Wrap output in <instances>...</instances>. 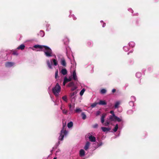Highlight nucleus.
Masks as SVG:
<instances>
[{
  "label": "nucleus",
  "mask_w": 159,
  "mask_h": 159,
  "mask_svg": "<svg viewBox=\"0 0 159 159\" xmlns=\"http://www.w3.org/2000/svg\"><path fill=\"white\" fill-rule=\"evenodd\" d=\"M71 88V91H73L75 90L76 89V87L74 85Z\"/></svg>",
  "instance_id": "obj_36"
},
{
  "label": "nucleus",
  "mask_w": 159,
  "mask_h": 159,
  "mask_svg": "<svg viewBox=\"0 0 159 159\" xmlns=\"http://www.w3.org/2000/svg\"><path fill=\"white\" fill-rule=\"evenodd\" d=\"M74 85H75V84L73 82H70L68 84V86L70 87H72Z\"/></svg>",
  "instance_id": "obj_25"
},
{
  "label": "nucleus",
  "mask_w": 159,
  "mask_h": 159,
  "mask_svg": "<svg viewBox=\"0 0 159 159\" xmlns=\"http://www.w3.org/2000/svg\"><path fill=\"white\" fill-rule=\"evenodd\" d=\"M109 124V123L108 122L106 121L105 123V125L106 126H108Z\"/></svg>",
  "instance_id": "obj_39"
},
{
  "label": "nucleus",
  "mask_w": 159,
  "mask_h": 159,
  "mask_svg": "<svg viewBox=\"0 0 159 159\" xmlns=\"http://www.w3.org/2000/svg\"><path fill=\"white\" fill-rule=\"evenodd\" d=\"M85 91V90L84 89H83L80 92V96H82L83 94Z\"/></svg>",
  "instance_id": "obj_30"
},
{
  "label": "nucleus",
  "mask_w": 159,
  "mask_h": 159,
  "mask_svg": "<svg viewBox=\"0 0 159 159\" xmlns=\"http://www.w3.org/2000/svg\"><path fill=\"white\" fill-rule=\"evenodd\" d=\"M131 98H134V96L131 97Z\"/></svg>",
  "instance_id": "obj_47"
},
{
  "label": "nucleus",
  "mask_w": 159,
  "mask_h": 159,
  "mask_svg": "<svg viewBox=\"0 0 159 159\" xmlns=\"http://www.w3.org/2000/svg\"><path fill=\"white\" fill-rule=\"evenodd\" d=\"M77 93V92L76 91L71 93L70 95V97H71L72 98H74L75 97V95H76Z\"/></svg>",
  "instance_id": "obj_13"
},
{
  "label": "nucleus",
  "mask_w": 159,
  "mask_h": 159,
  "mask_svg": "<svg viewBox=\"0 0 159 159\" xmlns=\"http://www.w3.org/2000/svg\"><path fill=\"white\" fill-rule=\"evenodd\" d=\"M73 78L75 80L77 79L75 70H74L73 73Z\"/></svg>",
  "instance_id": "obj_12"
},
{
  "label": "nucleus",
  "mask_w": 159,
  "mask_h": 159,
  "mask_svg": "<svg viewBox=\"0 0 159 159\" xmlns=\"http://www.w3.org/2000/svg\"><path fill=\"white\" fill-rule=\"evenodd\" d=\"M53 159H56V158H55H55H54Z\"/></svg>",
  "instance_id": "obj_49"
},
{
  "label": "nucleus",
  "mask_w": 159,
  "mask_h": 159,
  "mask_svg": "<svg viewBox=\"0 0 159 159\" xmlns=\"http://www.w3.org/2000/svg\"><path fill=\"white\" fill-rule=\"evenodd\" d=\"M97 104H98V103L94 102L91 105V107L92 108H94L95 107Z\"/></svg>",
  "instance_id": "obj_26"
},
{
  "label": "nucleus",
  "mask_w": 159,
  "mask_h": 159,
  "mask_svg": "<svg viewBox=\"0 0 159 159\" xmlns=\"http://www.w3.org/2000/svg\"><path fill=\"white\" fill-rule=\"evenodd\" d=\"M114 117H115V120H117L118 122H120L121 121V120L118 117L116 116Z\"/></svg>",
  "instance_id": "obj_27"
},
{
  "label": "nucleus",
  "mask_w": 159,
  "mask_h": 159,
  "mask_svg": "<svg viewBox=\"0 0 159 159\" xmlns=\"http://www.w3.org/2000/svg\"><path fill=\"white\" fill-rule=\"evenodd\" d=\"M62 112L63 113L66 114L67 112V110H66L65 109L62 110Z\"/></svg>",
  "instance_id": "obj_34"
},
{
  "label": "nucleus",
  "mask_w": 159,
  "mask_h": 159,
  "mask_svg": "<svg viewBox=\"0 0 159 159\" xmlns=\"http://www.w3.org/2000/svg\"><path fill=\"white\" fill-rule=\"evenodd\" d=\"M25 46L24 44H22L20 45L17 48V49H21V50H23L25 49Z\"/></svg>",
  "instance_id": "obj_15"
},
{
  "label": "nucleus",
  "mask_w": 159,
  "mask_h": 159,
  "mask_svg": "<svg viewBox=\"0 0 159 159\" xmlns=\"http://www.w3.org/2000/svg\"><path fill=\"white\" fill-rule=\"evenodd\" d=\"M109 119L111 121H115V117L113 116H110L109 117Z\"/></svg>",
  "instance_id": "obj_21"
},
{
  "label": "nucleus",
  "mask_w": 159,
  "mask_h": 159,
  "mask_svg": "<svg viewBox=\"0 0 159 159\" xmlns=\"http://www.w3.org/2000/svg\"><path fill=\"white\" fill-rule=\"evenodd\" d=\"M51 61H52L54 65L55 66H57L58 64L57 61L55 59H52L51 60Z\"/></svg>",
  "instance_id": "obj_16"
},
{
  "label": "nucleus",
  "mask_w": 159,
  "mask_h": 159,
  "mask_svg": "<svg viewBox=\"0 0 159 159\" xmlns=\"http://www.w3.org/2000/svg\"><path fill=\"white\" fill-rule=\"evenodd\" d=\"M105 25H106V24L104 23L103 25V27L105 26Z\"/></svg>",
  "instance_id": "obj_46"
},
{
  "label": "nucleus",
  "mask_w": 159,
  "mask_h": 159,
  "mask_svg": "<svg viewBox=\"0 0 159 159\" xmlns=\"http://www.w3.org/2000/svg\"><path fill=\"white\" fill-rule=\"evenodd\" d=\"M40 33L41 34H43V35L42 36V37H43V36L44 35V32L43 31H40Z\"/></svg>",
  "instance_id": "obj_43"
},
{
  "label": "nucleus",
  "mask_w": 159,
  "mask_h": 159,
  "mask_svg": "<svg viewBox=\"0 0 159 159\" xmlns=\"http://www.w3.org/2000/svg\"><path fill=\"white\" fill-rule=\"evenodd\" d=\"M34 47L35 48L43 49L44 48V49L42 50V51L44 52V54L46 57H52V49L47 46L35 45L34 46Z\"/></svg>",
  "instance_id": "obj_1"
},
{
  "label": "nucleus",
  "mask_w": 159,
  "mask_h": 159,
  "mask_svg": "<svg viewBox=\"0 0 159 159\" xmlns=\"http://www.w3.org/2000/svg\"><path fill=\"white\" fill-rule=\"evenodd\" d=\"M118 125L117 124L116 125L115 127H114V129H113V130L115 132H116L118 129Z\"/></svg>",
  "instance_id": "obj_23"
},
{
  "label": "nucleus",
  "mask_w": 159,
  "mask_h": 159,
  "mask_svg": "<svg viewBox=\"0 0 159 159\" xmlns=\"http://www.w3.org/2000/svg\"><path fill=\"white\" fill-rule=\"evenodd\" d=\"M107 90L105 89H102L100 91V93L102 94H104L106 93Z\"/></svg>",
  "instance_id": "obj_24"
},
{
  "label": "nucleus",
  "mask_w": 159,
  "mask_h": 159,
  "mask_svg": "<svg viewBox=\"0 0 159 159\" xmlns=\"http://www.w3.org/2000/svg\"><path fill=\"white\" fill-rule=\"evenodd\" d=\"M61 109L62 110V107H61Z\"/></svg>",
  "instance_id": "obj_48"
},
{
  "label": "nucleus",
  "mask_w": 159,
  "mask_h": 159,
  "mask_svg": "<svg viewBox=\"0 0 159 159\" xmlns=\"http://www.w3.org/2000/svg\"><path fill=\"white\" fill-rule=\"evenodd\" d=\"M120 104V102H117L115 105V108H118L119 107V105Z\"/></svg>",
  "instance_id": "obj_22"
},
{
  "label": "nucleus",
  "mask_w": 159,
  "mask_h": 159,
  "mask_svg": "<svg viewBox=\"0 0 159 159\" xmlns=\"http://www.w3.org/2000/svg\"><path fill=\"white\" fill-rule=\"evenodd\" d=\"M14 63L12 62H8L6 63L5 66L7 67H10L14 65Z\"/></svg>",
  "instance_id": "obj_4"
},
{
  "label": "nucleus",
  "mask_w": 159,
  "mask_h": 159,
  "mask_svg": "<svg viewBox=\"0 0 159 159\" xmlns=\"http://www.w3.org/2000/svg\"><path fill=\"white\" fill-rule=\"evenodd\" d=\"M61 88L58 83H57L55 87L52 88V92L56 96H58V93L61 91Z\"/></svg>",
  "instance_id": "obj_2"
},
{
  "label": "nucleus",
  "mask_w": 159,
  "mask_h": 159,
  "mask_svg": "<svg viewBox=\"0 0 159 159\" xmlns=\"http://www.w3.org/2000/svg\"><path fill=\"white\" fill-rule=\"evenodd\" d=\"M47 63L49 68L50 69H52V63L51 61H50L49 60H47Z\"/></svg>",
  "instance_id": "obj_6"
},
{
  "label": "nucleus",
  "mask_w": 159,
  "mask_h": 159,
  "mask_svg": "<svg viewBox=\"0 0 159 159\" xmlns=\"http://www.w3.org/2000/svg\"><path fill=\"white\" fill-rule=\"evenodd\" d=\"M116 89H113L112 90V92L113 93H114L116 91Z\"/></svg>",
  "instance_id": "obj_44"
},
{
  "label": "nucleus",
  "mask_w": 159,
  "mask_h": 159,
  "mask_svg": "<svg viewBox=\"0 0 159 159\" xmlns=\"http://www.w3.org/2000/svg\"><path fill=\"white\" fill-rule=\"evenodd\" d=\"M62 99L66 102H67V97L66 96H63L62 98Z\"/></svg>",
  "instance_id": "obj_28"
},
{
  "label": "nucleus",
  "mask_w": 159,
  "mask_h": 159,
  "mask_svg": "<svg viewBox=\"0 0 159 159\" xmlns=\"http://www.w3.org/2000/svg\"><path fill=\"white\" fill-rule=\"evenodd\" d=\"M61 65L64 66H66V64L65 60L64 58H62L61 61Z\"/></svg>",
  "instance_id": "obj_7"
},
{
  "label": "nucleus",
  "mask_w": 159,
  "mask_h": 159,
  "mask_svg": "<svg viewBox=\"0 0 159 159\" xmlns=\"http://www.w3.org/2000/svg\"><path fill=\"white\" fill-rule=\"evenodd\" d=\"M61 72L62 74L65 75L67 74V71L66 69L63 68L61 70Z\"/></svg>",
  "instance_id": "obj_11"
},
{
  "label": "nucleus",
  "mask_w": 159,
  "mask_h": 159,
  "mask_svg": "<svg viewBox=\"0 0 159 159\" xmlns=\"http://www.w3.org/2000/svg\"><path fill=\"white\" fill-rule=\"evenodd\" d=\"M98 104L102 105H105L107 104V102L105 101L100 100L99 102L98 103Z\"/></svg>",
  "instance_id": "obj_10"
},
{
  "label": "nucleus",
  "mask_w": 159,
  "mask_h": 159,
  "mask_svg": "<svg viewBox=\"0 0 159 159\" xmlns=\"http://www.w3.org/2000/svg\"><path fill=\"white\" fill-rule=\"evenodd\" d=\"M110 113L112 114V116H116L115 115L114 111H110Z\"/></svg>",
  "instance_id": "obj_37"
},
{
  "label": "nucleus",
  "mask_w": 159,
  "mask_h": 159,
  "mask_svg": "<svg viewBox=\"0 0 159 159\" xmlns=\"http://www.w3.org/2000/svg\"><path fill=\"white\" fill-rule=\"evenodd\" d=\"M89 139L91 142H94L96 141V138L92 135L89 136Z\"/></svg>",
  "instance_id": "obj_5"
},
{
  "label": "nucleus",
  "mask_w": 159,
  "mask_h": 159,
  "mask_svg": "<svg viewBox=\"0 0 159 159\" xmlns=\"http://www.w3.org/2000/svg\"><path fill=\"white\" fill-rule=\"evenodd\" d=\"M98 125L97 124H96L95 125H93V127L94 128H96L98 127Z\"/></svg>",
  "instance_id": "obj_35"
},
{
  "label": "nucleus",
  "mask_w": 159,
  "mask_h": 159,
  "mask_svg": "<svg viewBox=\"0 0 159 159\" xmlns=\"http://www.w3.org/2000/svg\"><path fill=\"white\" fill-rule=\"evenodd\" d=\"M12 54L16 56H17L18 55V53H17L16 51H13L12 52Z\"/></svg>",
  "instance_id": "obj_31"
},
{
  "label": "nucleus",
  "mask_w": 159,
  "mask_h": 159,
  "mask_svg": "<svg viewBox=\"0 0 159 159\" xmlns=\"http://www.w3.org/2000/svg\"><path fill=\"white\" fill-rule=\"evenodd\" d=\"M73 126V123L72 122L70 121L67 124V126L69 128H70L72 127Z\"/></svg>",
  "instance_id": "obj_18"
},
{
  "label": "nucleus",
  "mask_w": 159,
  "mask_h": 159,
  "mask_svg": "<svg viewBox=\"0 0 159 159\" xmlns=\"http://www.w3.org/2000/svg\"><path fill=\"white\" fill-rule=\"evenodd\" d=\"M75 111L77 113L80 112L82 111V110L80 108H77Z\"/></svg>",
  "instance_id": "obj_32"
},
{
  "label": "nucleus",
  "mask_w": 159,
  "mask_h": 159,
  "mask_svg": "<svg viewBox=\"0 0 159 159\" xmlns=\"http://www.w3.org/2000/svg\"><path fill=\"white\" fill-rule=\"evenodd\" d=\"M90 144V143L89 142H86L84 148V149L85 150H87L88 149L89 147Z\"/></svg>",
  "instance_id": "obj_9"
},
{
  "label": "nucleus",
  "mask_w": 159,
  "mask_h": 159,
  "mask_svg": "<svg viewBox=\"0 0 159 159\" xmlns=\"http://www.w3.org/2000/svg\"><path fill=\"white\" fill-rule=\"evenodd\" d=\"M101 129L103 132H106V131H109L110 130V129L105 127H102Z\"/></svg>",
  "instance_id": "obj_17"
},
{
  "label": "nucleus",
  "mask_w": 159,
  "mask_h": 159,
  "mask_svg": "<svg viewBox=\"0 0 159 159\" xmlns=\"http://www.w3.org/2000/svg\"><path fill=\"white\" fill-rule=\"evenodd\" d=\"M58 77V71L57 70L56 72H55V78L56 79H57V78Z\"/></svg>",
  "instance_id": "obj_29"
},
{
  "label": "nucleus",
  "mask_w": 159,
  "mask_h": 159,
  "mask_svg": "<svg viewBox=\"0 0 159 159\" xmlns=\"http://www.w3.org/2000/svg\"><path fill=\"white\" fill-rule=\"evenodd\" d=\"M107 116L106 114H103L101 117V121L102 123H104V118Z\"/></svg>",
  "instance_id": "obj_8"
},
{
  "label": "nucleus",
  "mask_w": 159,
  "mask_h": 159,
  "mask_svg": "<svg viewBox=\"0 0 159 159\" xmlns=\"http://www.w3.org/2000/svg\"><path fill=\"white\" fill-rule=\"evenodd\" d=\"M69 105L70 110H72V109H71V105L70 104H69Z\"/></svg>",
  "instance_id": "obj_40"
},
{
  "label": "nucleus",
  "mask_w": 159,
  "mask_h": 159,
  "mask_svg": "<svg viewBox=\"0 0 159 159\" xmlns=\"http://www.w3.org/2000/svg\"><path fill=\"white\" fill-rule=\"evenodd\" d=\"M141 75V74L140 73H137L136 74V76L138 77H140Z\"/></svg>",
  "instance_id": "obj_33"
},
{
  "label": "nucleus",
  "mask_w": 159,
  "mask_h": 159,
  "mask_svg": "<svg viewBox=\"0 0 159 159\" xmlns=\"http://www.w3.org/2000/svg\"><path fill=\"white\" fill-rule=\"evenodd\" d=\"M64 79L65 82H67L70 81L71 80V78L70 77H69L68 78H67L66 77H65Z\"/></svg>",
  "instance_id": "obj_19"
},
{
  "label": "nucleus",
  "mask_w": 159,
  "mask_h": 159,
  "mask_svg": "<svg viewBox=\"0 0 159 159\" xmlns=\"http://www.w3.org/2000/svg\"><path fill=\"white\" fill-rule=\"evenodd\" d=\"M85 152L83 149H81L80 151V155L81 157L85 155Z\"/></svg>",
  "instance_id": "obj_14"
},
{
  "label": "nucleus",
  "mask_w": 159,
  "mask_h": 159,
  "mask_svg": "<svg viewBox=\"0 0 159 159\" xmlns=\"http://www.w3.org/2000/svg\"><path fill=\"white\" fill-rule=\"evenodd\" d=\"M87 45L88 46H90L91 45V42L90 41L88 42Z\"/></svg>",
  "instance_id": "obj_38"
},
{
  "label": "nucleus",
  "mask_w": 159,
  "mask_h": 159,
  "mask_svg": "<svg viewBox=\"0 0 159 159\" xmlns=\"http://www.w3.org/2000/svg\"><path fill=\"white\" fill-rule=\"evenodd\" d=\"M81 116L82 117V119L83 120H85L86 118V116L84 112H83L81 113Z\"/></svg>",
  "instance_id": "obj_20"
},
{
  "label": "nucleus",
  "mask_w": 159,
  "mask_h": 159,
  "mask_svg": "<svg viewBox=\"0 0 159 159\" xmlns=\"http://www.w3.org/2000/svg\"><path fill=\"white\" fill-rule=\"evenodd\" d=\"M67 83V82H65V79H64V81H63V85H65V84Z\"/></svg>",
  "instance_id": "obj_45"
},
{
  "label": "nucleus",
  "mask_w": 159,
  "mask_h": 159,
  "mask_svg": "<svg viewBox=\"0 0 159 159\" xmlns=\"http://www.w3.org/2000/svg\"><path fill=\"white\" fill-rule=\"evenodd\" d=\"M100 112L99 111H97V113H96V115L97 116H98V115H99L100 114Z\"/></svg>",
  "instance_id": "obj_42"
},
{
  "label": "nucleus",
  "mask_w": 159,
  "mask_h": 159,
  "mask_svg": "<svg viewBox=\"0 0 159 159\" xmlns=\"http://www.w3.org/2000/svg\"><path fill=\"white\" fill-rule=\"evenodd\" d=\"M63 124L62 129L61 131L60 135L59 137V139L61 141H62L63 140L64 137V135H66L67 133V132L66 130L64 129L65 125H64L63 123Z\"/></svg>",
  "instance_id": "obj_3"
},
{
  "label": "nucleus",
  "mask_w": 159,
  "mask_h": 159,
  "mask_svg": "<svg viewBox=\"0 0 159 159\" xmlns=\"http://www.w3.org/2000/svg\"><path fill=\"white\" fill-rule=\"evenodd\" d=\"M102 145V142H101L99 143H98V144L97 145H98V147H99V146H101Z\"/></svg>",
  "instance_id": "obj_41"
}]
</instances>
